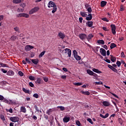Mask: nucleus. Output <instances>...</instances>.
I'll return each mask as SVG.
<instances>
[{
    "instance_id": "f257e3e1",
    "label": "nucleus",
    "mask_w": 126,
    "mask_h": 126,
    "mask_svg": "<svg viewBox=\"0 0 126 126\" xmlns=\"http://www.w3.org/2000/svg\"><path fill=\"white\" fill-rule=\"evenodd\" d=\"M48 7L49 8H50V7H53L52 10V13L55 14V12H56L57 11V7L56 3L55 2H53V1H49V2L48 3Z\"/></svg>"
},
{
    "instance_id": "f03ea898",
    "label": "nucleus",
    "mask_w": 126,
    "mask_h": 126,
    "mask_svg": "<svg viewBox=\"0 0 126 126\" xmlns=\"http://www.w3.org/2000/svg\"><path fill=\"white\" fill-rule=\"evenodd\" d=\"M80 14L83 18H86L87 21H91L93 19V16L92 14H89L88 15L87 12H80Z\"/></svg>"
},
{
    "instance_id": "7ed1b4c3",
    "label": "nucleus",
    "mask_w": 126,
    "mask_h": 126,
    "mask_svg": "<svg viewBox=\"0 0 126 126\" xmlns=\"http://www.w3.org/2000/svg\"><path fill=\"white\" fill-rule=\"evenodd\" d=\"M39 10V7L37 6V7H34L33 8V9H31L30 11H29V14H33L34 13H35L37 11H38Z\"/></svg>"
},
{
    "instance_id": "20e7f679",
    "label": "nucleus",
    "mask_w": 126,
    "mask_h": 126,
    "mask_svg": "<svg viewBox=\"0 0 126 126\" xmlns=\"http://www.w3.org/2000/svg\"><path fill=\"white\" fill-rule=\"evenodd\" d=\"M80 39L83 41L87 39V35L85 33H81L79 35Z\"/></svg>"
},
{
    "instance_id": "39448f33",
    "label": "nucleus",
    "mask_w": 126,
    "mask_h": 126,
    "mask_svg": "<svg viewBox=\"0 0 126 126\" xmlns=\"http://www.w3.org/2000/svg\"><path fill=\"white\" fill-rule=\"evenodd\" d=\"M17 17H18V18H21V17H24L25 18H29V15L25 13H22L17 15Z\"/></svg>"
},
{
    "instance_id": "423d86ee",
    "label": "nucleus",
    "mask_w": 126,
    "mask_h": 126,
    "mask_svg": "<svg viewBox=\"0 0 126 126\" xmlns=\"http://www.w3.org/2000/svg\"><path fill=\"white\" fill-rule=\"evenodd\" d=\"M110 27L111 28V31H112V32L113 33V34L115 35L116 32V26L114 24H111L110 25Z\"/></svg>"
},
{
    "instance_id": "0eeeda50",
    "label": "nucleus",
    "mask_w": 126,
    "mask_h": 126,
    "mask_svg": "<svg viewBox=\"0 0 126 126\" xmlns=\"http://www.w3.org/2000/svg\"><path fill=\"white\" fill-rule=\"evenodd\" d=\"M100 52L103 57H106L107 56L106 51L104 48H101L100 49Z\"/></svg>"
},
{
    "instance_id": "6e6552de",
    "label": "nucleus",
    "mask_w": 126,
    "mask_h": 126,
    "mask_svg": "<svg viewBox=\"0 0 126 126\" xmlns=\"http://www.w3.org/2000/svg\"><path fill=\"white\" fill-rule=\"evenodd\" d=\"M10 120L11 121V122L16 123L18 122L19 121V118L15 117H10Z\"/></svg>"
},
{
    "instance_id": "1a4fd4ad",
    "label": "nucleus",
    "mask_w": 126,
    "mask_h": 126,
    "mask_svg": "<svg viewBox=\"0 0 126 126\" xmlns=\"http://www.w3.org/2000/svg\"><path fill=\"white\" fill-rule=\"evenodd\" d=\"M65 53H68V56L69 58L71 57V50L69 48H65L64 49Z\"/></svg>"
},
{
    "instance_id": "9d476101",
    "label": "nucleus",
    "mask_w": 126,
    "mask_h": 126,
    "mask_svg": "<svg viewBox=\"0 0 126 126\" xmlns=\"http://www.w3.org/2000/svg\"><path fill=\"white\" fill-rule=\"evenodd\" d=\"M33 48L34 47H33V46L29 45L25 46V49L26 51H30L31 50L33 49Z\"/></svg>"
},
{
    "instance_id": "9b49d317",
    "label": "nucleus",
    "mask_w": 126,
    "mask_h": 126,
    "mask_svg": "<svg viewBox=\"0 0 126 126\" xmlns=\"http://www.w3.org/2000/svg\"><path fill=\"white\" fill-rule=\"evenodd\" d=\"M58 36L61 39H63L65 37V35L63 33H62L61 32H59Z\"/></svg>"
},
{
    "instance_id": "f8f14e48",
    "label": "nucleus",
    "mask_w": 126,
    "mask_h": 126,
    "mask_svg": "<svg viewBox=\"0 0 126 126\" xmlns=\"http://www.w3.org/2000/svg\"><path fill=\"white\" fill-rule=\"evenodd\" d=\"M30 60H31L32 63H34L35 65H37L39 62V60L38 59H30Z\"/></svg>"
},
{
    "instance_id": "ddd939ff",
    "label": "nucleus",
    "mask_w": 126,
    "mask_h": 126,
    "mask_svg": "<svg viewBox=\"0 0 126 126\" xmlns=\"http://www.w3.org/2000/svg\"><path fill=\"white\" fill-rule=\"evenodd\" d=\"M93 22L90 21H88L86 23L87 26L89 28H92V26H93Z\"/></svg>"
},
{
    "instance_id": "4468645a",
    "label": "nucleus",
    "mask_w": 126,
    "mask_h": 126,
    "mask_svg": "<svg viewBox=\"0 0 126 126\" xmlns=\"http://www.w3.org/2000/svg\"><path fill=\"white\" fill-rule=\"evenodd\" d=\"M70 117H68L67 116H65L63 118V122L64 123H67L69 122L70 121Z\"/></svg>"
},
{
    "instance_id": "2eb2a0df",
    "label": "nucleus",
    "mask_w": 126,
    "mask_h": 126,
    "mask_svg": "<svg viewBox=\"0 0 126 126\" xmlns=\"http://www.w3.org/2000/svg\"><path fill=\"white\" fill-rule=\"evenodd\" d=\"M7 75L13 76L14 75V72L13 70H9L7 73Z\"/></svg>"
},
{
    "instance_id": "dca6fc26",
    "label": "nucleus",
    "mask_w": 126,
    "mask_h": 126,
    "mask_svg": "<svg viewBox=\"0 0 126 126\" xmlns=\"http://www.w3.org/2000/svg\"><path fill=\"white\" fill-rule=\"evenodd\" d=\"M93 37H94V35H93V34H89L87 37V39L88 41H90V40L92 39V38Z\"/></svg>"
},
{
    "instance_id": "f3484780",
    "label": "nucleus",
    "mask_w": 126,
    "mask_h": 126,
    "mask_svg": "<svg viewBox=\"0 0 126 126\" xmlns=\"http://www.w3.org/2000/svg\"><path fill=\"white\" fill-rule=\"evenodd\" d=\"M110 60L112 62V63H115V62L116 61V57L113 56L112 55H110Z\"/></svg>"
},
{
    "instance_id": "a211bd4d",
    "label": "nucleus",
    "mask_w": 126,
    "mask_h": 126,
    "mask_svg": "<svg viewBox=\"0 0 126 126\" xmlns=\"http://www.w3.org/2000/svg\"><path fill=\"white\" fill-rule=\"evenodd\" d=\"M98 44L104 45L105 44V41L103 40H98L97 41Z\"/></svg>"
},
{
    "instance_id": "6ab92c4d",
    "label": "nucleus",
    "mask_w": 126,
    "mask_h": 126,
    "mask_svg": "<svg viewBox=\"0 0 126 126\" xmlns=\"http://www.w3.org/2000/svg\"><path fill=\"white\" fill-rule=\"evenodd\" d=\"M92 70L93 71V72L97 73H102V71H99V69H98L94 68L92 69Z\"/></svg>"
},
{
    "instance_id": "aec40b11",
    "label": "nucleus",
    "mask_w": 126,
    "mask_h": 126,
    "mask_svg": "<svg viewBox=\"0 0 126 126\" xmlns=\"http://www.w3.org/2000/svg\"><path fill=\"white\" fill-rule=\"evenodd\" d=\"M81 93L83 94H85L86 95H90V93L88 91L84 92V91H81Z\"/></svg>"
},
{
    "instance_id": "412c9836",
    "label": "nucleus",
    "mask_w": 126,
    "mask_h": 126,
    "mask_svg": "<svg viewBox=\"0 0 126 126\" xmlns=\"http://www.w3.org/2000/svg\"><path fill=\"white\" fill-rule=\"evenodd\" d=\"M100 4H101V7H104L105 5H107V1H101Z\"/></svg>"
},
{
    "instance_id": "4be33fe9",
    "label": "nucleus",
    "mask_w": 126,
    "mask_h": 126,
    "mask_svg": "<svg viewBox=\"0 0 126 126\" xmlns=\"http://www.w3.org/2000/svg\"><path fill=\"white\" fill-rule=\"evenodd\" d=\"M103 105L105 106H109L110 104L109 102L105 101L103 102Z\"/></svg>"
},
{
    "instance_id": "5701e85b",
    "label": "nucleus",
    "mask_w": 126,
    "mask_h": 126,
    "mask_svg": "<svg viewBox=\"0 0 126 126\" xmlns=\"http://www.w3.org/2000/svg\"><path fill=\"white\" fill-rule=\"evenodd\" d=\"M87 72L88 73L89 75L93 76L94 73V71L91 70V69H87Z\"/></svg>"
},
{
    "instance_id": "b1692460",
    "label": "nucleus",
    "mask_w": 126,
    "mask_h": 126,
    "mask_svg": "<svg viewBox=\"0 0 126 126\" xmlns=\"http://www.w3.org/2000/svg\"><path fill=\"white\" fill-rule=\"evenodd\" d=\"M21 110L22 112H23V113H26L27 112V109L24 106L21 107Z\"/></svg>"
},
{
    "instance_id": "393cba45",
    "label": "nucleus",
    "mask_w": 126,
    "mask_h": 126,
    "mask_svg": "<svg viewBox=\"0 0 126 126\" xmlns=\"http://www.w3.org/2000/svg\"><path fill=\"white\" fill-rule=\"evenodd\" d=\"M116 47H117V45L115 44V43H111V45H110V49H114V48H115Z\"/></svg>"
},
{
    "instance_id": "a878e982",
    "label": "nucleus",
    "mask_w": 126,
    "mask_h": 126,
    "mask_svg": "<svg viewBox=\"0 0 126 126\" xmlns=\"http://www.w3.org/2000/svg\"><path fill=\"white\" fill-rule=\"evenodd\" d=\"M23 91L25 92L26 94H29L30 93V91L29 90L26 89V88H23Z\"/></svg>"
},
{
    "instance_id": "bb28decb",
    "label": "nucleus",
    "mask_w": 126,
    "mask_h": 126,
    "mask_svg": "<svg viewBox=\"0 0 126 126\" xmlns=\"http://www.w3.org/2000/svg\"><path fill=\"white\" fill-rule=\"evenodd\" d=\"M17 39V36L15 35H12L11 36L10 39L12 40V41H15V40Z\"/></svg>"
},
{
    "instance_id": "cd10ccee",
    "label": "nucleus",
    "mask_w": 126,
    "mask_h": 126,
    "mask_svg": "<svg viewBox=\"0 0 126 126\" xmlns=\"http://www.w3.org/2000/svg\"><path fill=\"white\" fill-rule=\"evenodd\" d=\"M22 2L21 0H13V3L18 4Z\"/></svg>"
},
{
    "instance_id": "c85d7f7f",
    "label": "nucleus",
    "mask_w": 126,
    "mask_h": 126,
    "mask_svg": "<svg viewBox=\"0 0 126 126\" xmlns=\"http://www.w3.org/2000/svg\"><path fill=\"white\" fill-rule=\"evenodd\" d=\"M41 79L40 78H37L36 79V83L39 84H41Z\"/></svg>"
},
{
    "instance_id": "c756f323",
    "label": "nucleus",
    "mask_w": 126,
    "mask_h": 126,
    "mask_svg": "<svg viewBox=\"0 0 126 126\" xmlns=\"http://www.w3.org/2000/svg\"><path fill=\"white\" fill-rule=\"evenodd\" d=\"M45 52L46 51H44L40 53V55H39V58H42L44 56V55H45Z\"/></svg>"
},
{
    "instance_id": "7c9ffc66",
    "label": "nucleus",
    "mask_w": 126,
    "mask_h": 126,
    "mask_svg": "<svg viewBox=\"0 0 126 126\" xmlns=\"http://www.w3.org/2000/svg\"><path fill=\"white\" fill-rule=\"evenodd\" d=\"M0 66H2L3 67H7L8 65L5 63H0Z\"/></svg>"
},
{
    "instance_id": "2f4dec72",
    "label": "nucleus",
    "mask_w": 126,
    "mask_h": 126,
    "mask_svg": "<svg viewBox=\"0 0 126 126\" xmlns=\"http://www.w3.org/2000/svg\"><path fill=\"white\" fill-rule=\"evenodd\" d=\"M57 108H60L61 111H63L65 110L64 107L62 106H58Z\"/></svg>"
},
{
    "instance_id": "473e14b6",
    "label": "nucleus",
    "mask_w": 126,
    "mask_h": 126,
    "mask_svg": "<svg viewBox=\"0 0 126 126\" xmlns=\"http://www.w3.org/2000/svg\"><path fill=\"white\" fill-rule=\"evenodd\" d=\"M73 84L76 86H80L81 85H83V83H81V82H80V83H73Z\"/></svg>"
},
{
    "instance_id": "72a5a7b5",
    "label": "nucleus",
    "mask_w": 126,
    "mask_h": 126,
    "mask_svg": "<svg viewBox=\"0 0 126 126\" xmlns=\"http://www.w3.org/2000/svg\"><path fill=\"white\" fill-rule=\"evenodd\" d=\"M116 65L120 67V66L122 65V63L121 62L119 61V60H118L116 62Z\"/></svg>"
},
{
    "instance_id": "f704fd0d",
    "label": "nucleus",
    "mask_w": 126,
    "mask_h": 126,
    "mask_svg": "<svg viewBox=\"0 0 126 126\" xmlns=\"http://www.w3.org/2000/svg\"><path fill=\"white\" fill-rule=\"evenodd\" d=\"M0 118H1V120H2L3 122H4V121L5 120L4 116L3 115V114H1V115H0Z\"/></svg>"
},
{
    "instance_id": "c9c22d12",
    "label": "nucleus",
    "mask_w": 126,
    "mask_h": 126,
    "mask_svg": "<svg viewBox=\"0 0 126 126\" xmlns=\"http://www.w3.org/2000/svg\"><path fill=\"white\" fill-rule=\"evenodd\" d=\"M75 58L76 60H77V61L81 60V57L80 56H79L77 54L75 56Z\"/></svg>"
},
{
    "instance_id": "e433bc0d",
    "label": "nucleus",
    "mask_w": 126,
    "mask_h": 126,
    "mask_svg": "<svg viewBox=\"0 0 126 126\" xmlns=\"http://www.w3.org/2000/svg\"><path fill=\"white\" fill-rule=\"evenodd\" d=\"M125 10V8L124 7V5L121 4L120 5V11H123Z\"/></svg>"
},
{
    "instance_id": "4c0bfd02",
    "label": "nucleus",
    "mask_w": 126,
    "mask_h": 126,
    "mask_svg": "<svg viewBox=\"0 0 126 126\" xmlns=\"http://www.w3.org/2000/svg\"><path fill=\"white\" fill-rule=\"evenodd\" d=\"M106 63H111L110 60L107 59V57L105 58V59H103Z\"/></svg>"
},
{
    "instance_id": "58836bf2",
    "label": "nucleus",
    "mask_w": 126,
    "mask_h": 126,
    "mask_svg": "<svg viewBox=\"0 0 126 126\" xmlns=\"http://www.w3.org/2000/svg\"><path fill=\"white\" fill-rule=\"evenodd\" d=\"M112 70L113 71V72H114L118 73V69H116V68H115L114 67H113Z\"/></svg>"
},
{
    "instance_id": "ea45409f",
    "label": "nucleus",
    "mask_w": 126,
    "mask_h": 126,
    "mask_svg": "<svg viewBox=\"0 0 126 126\" xmlns=\"http://www.w3.org/2000/svg\"><path fill=\"white\" fill-rule=\"evenodd\" d=\"M25 61L27 63H31V62L30 61H31V60L28 59V58H26Z\"/></svg>"
},
{
    "instance_id": "a19ab883",
    "label": "nucleus",
    "mask_w": 126,
    "mask_h": 126,
    "mask_svg": "<svg viewBox=\"0 0 126 126\" xmlns=\"http://www.w3.org/2000/svg\"><path fill=\"white\" fill-rule=\"evenodd\" d=\"M87 121H88V122H89L90 124H94V122H93V121H92V119H91V118H88V119H87Z\"/></svg>"
},
{
    "instance_id": "79ce46f5",
    "label": "nucleus",
    "mask_w": 126,
    "mask_h": 126,
    "mask_svg": "<svg viewBox=\"0 0 126 126\" xmlns=\"http://www.w3.org/2000/svg\"><path fill=\"white\" fill-rule=\"evenodd\" d=\"M6 110L7 112H10L11 113H12L13 112V109L12 108H10V109H6Z\"/></svg>"
},
{
    "instance_id": "37998d69",
    "label": "nucleus",
    "mask_w": 126,
    "mask_h": 126,
    "mask_svg": "<svg viewBox=\"0 0 126 126\" xmlns=\"http://www.w3.org/2000/svg\"><path fill=\"white\" fill-rule=\"evenodd\" d=\"M73 53L74 58H75L77 55V52L76 51V50H73Z\"/></svg>"
},
{
    "instance_id": "c03bdc74",
    "label": "nucleus",
    "mask_w": 126,
    "mask_h": 126,
    "mask_svg": "<svg viewBox=\"0 0 126 126\" xmlns=\"http://www.w3.org/2000/svg\"><path fill=\"white\" fill-rule=\"evenodd\" d=\"M87 11L89 12V13H91L92 10L91 7H89L87 9Z\"/></svg>"
},
{
    "instance_id": "a18cd8bd",
    "label": "nucleus",
    "mask_w": 126,
    "mask_h": 126,
    "mask_svg": "<svg viewBox=\"0 0 126 126\" xmlns=\"http://www.w3.org/2000/svg\"><path fill=\"white\" fill-rule=\"evenodd\" d=\"M35 77L34 76H29V79L31 80H35Z\"/></svg>"
},
{
    "instance_id": "49530a36",
    "label": "nucleus",
    "mask_w": 126,
    "mask_h": 126,
    "mask_svg": "<svg viewBox=\"0 0 126 126\" xmlns=\"http://www.w3.org/2000/svg\"><path fill=\"white\" fill-rule=\"evenodd\" d=\"M18 74L21 76V77H23V76L24 75V73H23L22 71H18Z\"/></svg>"
},
{
    "instance_id": "de8ad7c7",
    "label": "nucleus",
    "mask_w": 126,
    "mask_h": 126,
    "mask_svg": "<svg viewBox=\"0 0 126 126\" xmlns=\"http://www.w3.org/2000/svg\"><path fill=\"white\" fill-rule=\"evenodd\" d=\"M29 85H30V86L31 87H32V88H34V84H33L32 82H30Z\"/></svg>"
},
{
    "instance_id": "09e8293b",
    "label": "nucleus",
    "mask_w": 126,
    "mask_h": 126,
    "mask_svg": "<svg viewBox=\"0 0 126 126\" xmlns=\"http://www.w3.org/2000/svg\"><path fill=\"white\" fill-rule=\"evenodd\" d=\"M3 102H5V103H7V104H9V101H8V99H6V98H4V99H3Z\"/></svg>"
},
{
    "instance_id": "8fccbe9b",
    "label": "nucleus",
    "mask_w": 126,
    "mask_h": 126,
    "mask_svg": "<svg viewBox=\"0 0 126 126\" xmlns=\"http://www.w3.org/2000/svg\"><path fill=\"white\" fill-rule=\"evenodd\" d=\"M33 96L34 98H39V95H38L37 94H34L33 95Z\"/></svg>"
},
{
    "instance_id": "3c124183",
    "label": "nucleus",
    "mask_w": 126,
    "mask_h": 126,
    "mask_svg": "<svg viewBox=\"0 0 126 126\" xmlns=\"http://www.w3.org/2000/svg\"><path fill=\"white\" fill-rule=\"evenodd\" d=\"M34 108L36 110V112L39 113V109H38V106L37 105H34Z\"/></svg>"
},
{
    "instance_id": "603ef678",
    "label": "nucleus",
    "mask_w": 126,
    "mask_h": 126,
    "mask_svg": "<svg viewBox=\"0 0 126 126\" xmlns=\"http://www.w3.org/2000/svg\"><path fill=\"white\" fill-rule=\"evenodd\" d=\"M110 94H112V95L116 97V98H119V96L118 95H116V94H113V93L110 92Z\"/></svg>"
},
{
    "instance_id": "864d4df0",
    "label": "nucleus",
    "mask_w": 126,
    "mask_h": 126,
    "mask_svg": "<svg viewBox=\"0 0 126 126\" xmlns=\"http://www.w3.org/2000/svg\"><path fill=\"white\" fill-rule=\"evenodd\" d=\"M85 8L87 9V10H88L89 7H90V5L88 4V3H86V4L85 5Z\"/></svg>"
},
{
    "instance_id": "5fc2aeb1",
    "label": "nucleus",
    "mask_w": 126,
    "mask_h": 126,
    "mask_svg": "<svg viewBox=\"0 0 126 126\" xmlns=\"http://www.w3.org/2000/svg\"><path fill=\"white\" fill-rule=\"evenodd\" d=\"M9 101H8L9 105H11V104H15V102L12 101V100H9Z\"/></svg>"
},
{
    "instance_id": "6e6d98bb",
    "label": "nucleus",
    "mask_w": 126,
    "mask_h": 126,
    "mask_svg": "<svg viewBox=\"0 0 126 126\" xmlns=\"http://www.w3.org/2000/svg\"><path fill=\"white\" fill-rule=\"evenodd\" d=\"M76 124L77 125V126H80V122L79 121H76Z\"/></svg>"
},
{
    "instance_id": "4d7b16f0",
    "label": "nucleus",
    "mask_w": 126,
    "mask_h": 126,
    "mask_svg": "<svg viewBox=\"0 0 126 126\" xmlns=\"http://www.w3.org/2000/svg\"><path fill=\"white\" fill-rule=\"evenodd\" d=\"M43 116L45 120H48L49 119L48 116H47V114H44Z\"/></svg>"
},
{
    "instance_id": "13d9d810",
    "label": "nucleus",
    "mask_w": 126,
    "mask_h": 126,
    "mask_svg": "<svg viewBox=\"0 0 126 126\" xmlns=\"http://www.w3.org/2000/svg\"><path fill=\"white\" fill-rule=\"evenodd\" d=\"M102 20L106 22H109V20H108L106 17L102 18Z\"/></svg>"
},
{
    "instance_id": "bf43d9fd",
    "label": "nucleus",
    "mask_w": 126,
    "mask_h": 126,
    "mask_svg": "<svg viewBox=\"0 0 126 126\" xmlns=\"http://www.w3.org/2000/svg\"><path fill=\"white\" fill-rule=\"evenodd\" d=\"M43 80H44V81H45V82H47L48 81V80H49V79H48V78H47V77H44V78H43Z\"/></svg>"
},
{
    "instance_id": "052dcab7",
    "label": "nucleus",
    "mask_w": 126,
    "mask_h": 126,
    "mask_svg": "<svg viewBox=\"0 0 126 126\" xmlns=\"http://www.w3.org/2000/svg\"><path fill=\"white\" fill-rule=\"evenodd\" d=\"M118 122L120 123V124H122L123 123V120L122 118H119L118 119Z\"/></svg>"
},
{
    "instance_id": "680f3d73",
    "label": "nucleus",
    "mask_w": 126,
    "mask_h": 126,
    "mask_svg": "<svg viewBox=\"0 0 126 126\" xmlns=\"http://www.w3.org/2000/svg\"><path fill=\"white\" fill-rule=\"evenodd\" d=\"M126 55H125V53L124 52H122L121 53V58H125Z\"/></svg>"
},
{
    "instance_id": "e2e57ef3",
    "label": "nucleus",
    "mask_w": 126,
    "mask_h": 126,
    "mask_svg": "<svg viewBox=\"0 0 126 126\" xmlns=\"http://www.w3.org/2000/svg\"><path fill=\"white\" fill-rule=\"evenodd\" d=\"M14 30L16 31V32H19V27H15V28H14Z\"/></svg>"
},
{
    "instance_id": "0e129e2a",
    "label": "nucleus",
    "mask_w": 126,
    "mask_h": 126,
    "mask_svg": "<svg viewBox=\"0 0 126 126\" xmlns=\"http://www.w3.org/2000/svg\"><path fill=\"white\" fill-rule=\"evenodd\" d=\"M96 85H103V82H95Z\"/></svg>"
},
{
    "instance_id": "69168bd1",
    "label": "nucleus",
    "mask_w": 126,
    "mask_h": 126,
    "mask_svg": "<svg viewBox=\"0 0 126 126\" xmlns=\"http://www.w3.org/2000/svg\"><path fill=\"white\" fill-rule=\"evenodd\" d=\"M102 47H103L105 50H108V47L106 45H102Z\"/></svg>"
},
{
    "instance_id": "338daca9",
    "label": "nucleus",
    "mask_w": 126,
    "mask_h": 126,
    "mask_svg": "<svg viewBox=\"0 0 126 126\" xmlns=\"http://www.w3.org/2000/svg\"><path fill=\"white\" fill-rule=\"evenodd\" d=\"M20 6H22V7L24 8L26 6V3H22L20 4Z\"/></svg>"
},
{
    "instance_id": "774afa93",
    "label": "nucleus",
    "mask_w": 126,
    "mask_h": 126,
    "mask_svg": "<svg viewBox=\"0 0 126 126\" xmlns=\"http://www.w3.org/2000/svg\"><path fill=\"white\" fill-rule=\"evenodd\" d=\"M100 47H96L94 51L96 52L99 51V49Z\"/></svg>"
}]
</instances>
